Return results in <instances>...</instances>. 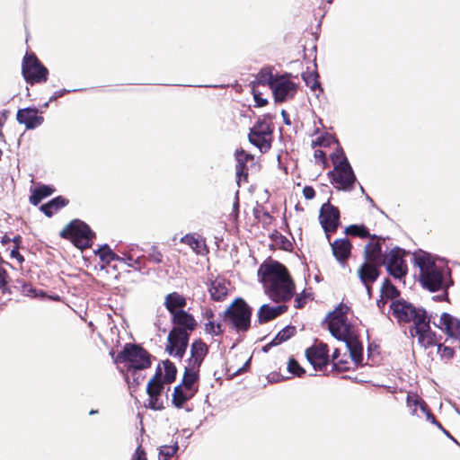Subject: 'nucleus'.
<instances>
[{
	"label": "nucleus",
	"mask_w": 460,
	"mask_h": 460,
	"mask_svg": "<svg viewBox=\"0 0 460 460\" xmlns=\"http://www.w3.org/2000/svg\"><path fill=\"white\" fill-rule=\"evenodd\" d=\"M258 276L265 293L275 302H285L293 296L295 284L285 266L278 261H269L260 266Z\"/></svg>",
	"instance_id": "f257e3e1"
},
{
	"label": "nucleus",
	"mask_w": 460,
	"mask_h": 460,
	"mask_svg": "<svg viewBox=\"0 0 460 460\" xmlns=\"http://www.w3.org/2000/svg\"><path fill=\"white\" fill-rule=\"evenodd\" d=\"M412 256L414 265L420 269V281L424 288L432 292L447 288L443 271L436 266L429 253L420 251Z\"/></svg>",
	"instance_id": "f03ea898"
},
{
	"label": "nucleus",
	"mask_w": 460,
	"mask_h": 460,
	"mask_svg": "<svg viewBox=\"0 0 460 460\" xmlns=\"http://www.w3.org/2000/svg\"><path fill=\"white\" fill-rule=\"evenodd\" d=\"M331 159L333 164V170L330 172L332 183L338 190H351L354 187L356 177L343 151L337 147L331 154Z\"/></svg>",
	"instance_id": "7ed1b4c3"
},
{
	"label": "nucleus",
	"mask_w": 460,
	"mask_h": 460,
	"mask_svg": "<svg viewBox=\"0 0 460 460\" xmlns=\"http://www.w3.org/2000/svg\"><path fill=\"white\" fill-rule=\"evenodd\" d=\"M349 310L348 305L341 304L327 316L330 332L340 341H346L349 337H353L352 326L347 318Z\"/></svg>",
	"instance_id": "20e7f679"
},
{
	"label": "nucleus",
	"mask_w": 460,
	"mask_h": 460,
	"mask_svg": "<svg viewBox=\"0 0 460 460\" xmlns=\"http://www.w3.org/2000/svg\"><path fill=\"white\" fill-rule=\"evenodd\" d=\"M116 361L122 364L123 369H146L150 367L149 354L137 345L127 344L122 352L117 356Z\"/></svg>",
	"instance_id": "39448f33"
},
{
	"label": "nucleus",
	"mask_w": 460,
	"mask_h": 460,
	"mask_svg": "<svg viewBox=\"0 0 460 460\" xmlns=\"http://www.w3.org/2000/svg\"><path fill=\"white\" fill-rule=\"evenodd\" d=\"M225 319L237 332H246L251 323L250 307L243 299H235L225 312Z\"/></svg>",
	"instance_id": "423d86ee"
},
{
	"label": "nucleus",
	"mask_w": 460,
	"mask_h": 460,
	"mask_svg": "<svg viewBox=\"0 0 460 460\" xmlns=\"http://www.w3.org/2000/svg\"><path fill=\"white\" fill-rule=\"evenodd\" d=\"M22 74L28 84H40L47 81L49 69L34 53H26L22 59Z\"/></svg>",
	"instance_id": "0eeeda50"
},
{
	"label": "nucleus",
	"mask_w": 460,
	"mask_h": 460,
	"mask_svg": "<svg viewBox=\"0 0 460 460\" xmlns=\"http://www.w3.org/2000/svg\"><path fill=\"white\" fill-rule=\"evenodd\" d=\"M61 235L69 239L80 249L89 247L93 238V233L89 226L80 220L72 221L62 230Z\"/></svg>",
	"instance_id": "6e6552de"
},
{
	"label": "nucleus",
	"mask_w": 460,
	"mask_h": 460,
	"mask_svg": "<svg viewBox=\"0 0 460 460\" xmlns=\"http://www.w3.org/2000/svg\"><path fill=\"white\" fill-rule=\"evenodd\" d=\"M272 139V129L269 120L264 118L258 121L251 129L249 134L250 142L257 146L261 152L265 153L270 150Z\"/></svg>",
	"instance_id": "1a4fd4ad"
},
{
	"label": "nucleus",
	"mask_w": 460,
	"mask_h": 460,
	"mask_svg": "<svg viewBox=\"0 0 460 460\" xmlns=\"http://www.w3.org/2000/svg\"><path fill=\"white\" fill-rule=\"evenodd\" d=\"M146 393L148 395V408L155 411H161L164 409V385L162 378V371L160 368L156 374L148 381Z\"/></svg>",
	"instance_id": "9d476101"
},
{
	"label": "nucleus",
	"mask_w": 460,
	"mask_h": 460,
	"mask_svg": "<svg viewBox=\"0 0 460 460\" xmlns=\"http://www.w3.org/2000/svg\"><path fill=\"white\" fill-rule=\"evenodd\" d=\"M390 307L393 315L398 322H413L414 325L418 320L424 319L427 315L424 310L416 308L411 304L403 300L394 301Z\"/></svg>",
	"instance_id": "9b49d317"
},
{
	"label": "nucleus",
	"mask_w": 460,
	"mask_h": 460,
	"mask_svg": "<svg viewBox=\"0 0 460 460\" xmlns=\"http://www.w3.org/2000/svg\"><path fill=\"white\" fill-rule=\"evenodd\" d=\"M291 76L290 73H285L277 76L271 84L270 89L276 102H283L293 98L296 93L297 85L290 81Z\"/></svg>",
	"instance_id": "f8f14e48"
},
{
	"label": "nucleus",
	"mask_w": 460,
	"mask_h": 460,
	"mask_svg": "<svg viewBox=\"0 0 460 460\" xmlns=\"http://www.w3.org/2000/svg\"><path fill=\"white\" fill-rule=\"evenodd\" d=\"M405 252L400 248L392 249L384 259L387 271L395 279H402L407 274V265L403 260Z\"/></svg>",
	"instance_id": "ddd939ff"
},
{
	"label": "nucleus",
	"mask_w": 460,
	"mask_h": 460,
	"mask_svg": "<svg viewBox=\"0 0 460 460\" xmlns=\"http://www.w3.org/2000/svg\"><path fill=\"white\" fill-rule=\"evenodd\" d=\"M189 333L181 328H173L168 334L166 351L174 357L181 358L188 346Z\"/></svg>",
	"instance_id": "4468645a"
},
{
	"label": "nucleus",
	"mask_w": 460,
	"mask_h": 460,
	"mask_svg": "<svg viewBox=\"0 0 460 460\" xmlns=\"http://www.w3.org/2000/svg\"><path fill=\"white\" fill-rule=\"evenodd\" d=\"M406 404L411 416L417 418L425 416L428 421H430L431 423L437 425L439 429H443L440 423L437 422L435 417L430 413L426 402L418 394H409L407 395Z\"/></svg>",
	"instance_id": "2eb2a0df"
},
{
	"label": "nucleus",
	"mask_w": 460,
	"mask_h": 460,
	"mask_svg": "<svg viewBox=\"0 0 460 460\" xmlns=\"http://www.w3.org/2000/svg\"><path fill=\"white\" fill-rule=\"evenodd\" d=\"M305 356L315 371H323L329 364L326 344H318L305 350Z\"/></svg>",
	"instance_id": "dca6fc26"
},
{
	"label": "nucleus",
	"mask_w": 460,
	"mask_h": 460,
	"mask_svg": "<svg viewBox=\"0 0 460 460\" xmlns=\"http://www.w3.org/2000/svg\"><path fill=\"white\" fill-rule=\"evenodd\" d=\"M429 322L430 318L426 315L424 319L418 320L413 328V335L417 336L419 344L425 349L437 346L436 335L430 330Z\"/></svg>",
	"instance_id": "f3484780"
},
{
	"label": "nucleus",
	"mask_w": 460,
	"mask_h": 460,
	"mask_svg": "<svg viewBox=\"0 0 460 460\" xmlns=\"http://www.w3.org/2000/svg\"><path fill=\"white\" fill-rule=\"evenodd\" d=\"M339 221L340 212L338 208L330 203L323 204L320 211V222L325 232H334L339 226Z\"/></svg>",
	"instance_id": "a211bd4d"
},
{
	"label": "nucleus",
	"mask_w": 460,
	"mask_h": 460,
	"mask_svg": "<svg viewBox=\"0 0 460 460\" xmlns=\"http://www.w3.org/2000/svg\"><path fill=\"white\" fill-rule=\"evenodd\" d=\"M433 324L450 337L460 338V319H456L449 314L443 313L438 319L433 317Z\"/></svg>",
	"instance_id": "6ab92c4d"
},
{
	"label": "nucleus",
	"mask_w": 460,
	"mask_h": 460,
	"mask_svg": "<svg viewBox=\"0 0 460 460\" xmlns=\"http://www.w3.org/2000/svg\"><path fill=\"white\" fill-rule=\"evenodd\" d=\"M229 291V283L222 277H217L210 281L208 292L215 301H221L226 298Z\"/></svg>",
	"instance_id": "aec40b11"
},
{
	"label": "nucleus",
	"mask_w": 460,
	"mask_h": 460,
	"mask_svg": "<svg viewBox=\"0 0 460 460\" xmlns=\"http://www.w3.org/2000/svg\"><path fill=\"white\" fill-rule=\"evenodd\" d=\"M235 158H236V176L238 179V182L243 180H246L249 167L247 165L248 163L253 164V156L244 153L243 149H237L235 151Z\"/></svg>",
	"instance_id": "412c9836"
},
{
	"label": "nucleus",
	"mask_w": 460,
	"mask_h": 460,
	"mask_svg": "<svg viewBox=\"0 0 460 460\" xmlns=\"http://www.w3.org/2000/svg\"><path fill=\"white\" fill-rule=\"evenodd\" d=\"M172 315V322L176 325L175 328H181V330L192 332L197 325V322L194 317L185 310H178Z\"/></svg>",
	"instance_id": "4be33fe9"
},
{
	"label": "nucleus",
	"mask_w": 460,
	"mask_h": 460,
	"mask_svg": "<svg viewBox=\"0 0 460 460\" xmlns=\"http://www.w3.org/2000/svg\"><path fill=\"white\" fill-rule=\"evenodd\" d=\"M375 262H366L358 270L361 281L369 291V284L373 283L378 277V270Z\"/></svg>",
	"instance_id": "5701e85b"
},
{
	"label": "nucleus",
	"mask_w": 460,
	"mask_h": 460,
	"mask_svg": "<svg viewBox=\"0 0 460 460\" xmlns=\"http://www.w3.org/2000/svg\"><path fill=\"white\" fill-rule=\"evenodd\" d=\"M208 352L207 345L201 341H195L190 349V358L188 365L199 367Z\"/></svg>",
	"instance_id": "b1692460"
},
{
	"label": "nucleus",
	"mask_w": 460,
	"mask_h": 460,
	"mask_svg": "<svg viewBox=\"0 0 460 460\" xmlns=\"http://www.w3.org/2000/svg\"><path fill=\"white\" fill-rule=\"evenodd\" d=\"M287 310L286 305L270 306L269 305H262L258 310V319L260 323H267L280 315Z\"/></svg>",
	"instance_id": "393cba45"
},
{
	"label": "nucleus",
	"mask_w": 460,
	"mask_h": 460,
	"mask_svg": "<svg viewBox=\"0 0 460 460\" xmlns=\"http://www.w3.org/2000/svg\"><path fill=\"white\" fill-rule=\"evenodd\" d=\"M273 67L270 66H267L262 67L258 74L255 75V80L251 82L252 88L254 89L256 85H266L268 84L270 88L271 84L275 82V79L278 75H273L272 74Z\"/></svg>",
	"instance_id": "a878e982"
},
{
	"label": "nucleus",
	"mask_w": 460,
	"mask_h": 460,
	"mask_svg": "<svg viewBox=\"0 0 460 460\" xmlns=\"http://www.w3.org/2000/svg\"><path fill=\"white\" fill-rule=\"evenodd\" d=\"M164 305L166 309L173 314L178 310H183L186 305V299L179 293L173 292L165 296Z\"/></svg>",
	"instance_id": "bb28decb"
},
{
	"label": "nucleus",
	"mask_w": 460,
	"mask_h": 460,
	"mask_svg": "<svg viewBox=\"0 0 460 460\" xmlns=\"http://www.w3.org/2000/svg\"><path fill=\"white\" fill-rule=\"evenodd\" d=\"M197 389L187 388L182 385H179L174 388L172 394V402L178 408L181 407L184 402L190 399Z\"/></svg>",
	"instance_id": "cd10ccee"
},
{
	"label": "nucleus",
	"mask_w": 460,
	"mask_h": 460,
	"mask_svg": "<svg viewBox=\"0 0 460 460\" xmlns=\"http://www.w3.org/2000/svg\"><path fill=\"white\" fill-rule=\"evenodd\" d=\"M332 248L333 255L337 258L338 261H342L349 256L351 244L349 240L341 239L332 243Z\"/></svg>",
	"instance_id": "c85d7f7f"
},
{
	"label": "nucleus",
	"mask_w": 460,
	"mask_h": 460,
	"mask_svg": "<svg viewBox=\"0 0 460 460\" xmlns=\"http://www.w3.org/2000/svg\"><path fill=\"white\" fill-rule=\"evenodd\" d=\"M347 350L349 352L350 358L356 364H359L362 361V346L352 337H349L346 341H342Z\"/></svg>",
	"instance_id": "c756f323"
},
{
	"label": "nucleus",
	"mask_w": 460,
	"mask_h": 460,
	"mask_svg": "<svg viewBox=\"0 0 460 460\" xmlns=\"http://www.w3.org/2000/svg\"><path fill=\"white\" fill-rule=\"evenodd\" d=\"M55 189L48 185H40L35 188L30 197V201L33 205H38L43 199L50 196Z\"/></svg>",
	"instance_id": "7c9ffc66"
},
{
	"label": "nucleus",
	"mask_w": 460,
	"mask_h": 460,
	"mask_svg": "<svg viewBox=\"0 0 460 460\" xmlns=\"http://www.w3.org/2000/svg\"><path fill=\"white\" fill-rule=\"evenodd\" d=\"M67 204V200L62 197H57L51 199L47 204L40 207V210L48 217H51L61 208H64Z\"/></svg>",
	"instance_id": "2f4dec72"
},
{
	"label": "nucleus",
	"mask_w": 460,
	"mask_h": 460,
	"mask_svg": "<svg viewBox=\"0 0 460 460\" xmlns=\"http://www.w3.org/2000/svg\"><path fill=\"white\" fill-rule=\"evenodd\" d=\"M301 77L303 81L305 82V85L310 87L313 91L320 90V92H323V88L321 87V84L319 81V74L314 69V71H305L302 72Z\"/></svg>",
	"instance_id": "473e14b6"
},
{
	"label": "nucleus",
	"mask_w": 460,
	"mask_h": 460,
	"mask_svg": "<svg viewBox=\"0 0 460 460\" xmlns=\"http://www.w3.org/2000/svg\"><path fill=\"white\" fill-rule=\"evenodd\" d=\"M199 367H194V366L188 365L185 368V373L181 385L187 388L196 389L194 387V384L199 376Z\"/></svg>",
	"instance_id": "72a5a7b5"
},
{
	"label": "nucleus",
	"mask_w": 460,
	"mask_h": 460,
	"mask_svg": "<svg viewBox=\"0 0 460 460\" xmlns=\"http://www.w3.org/2000/svg\"><path fill=\"white\" fill-rule=\"evenodd\" d=\"M181 242L189 245L197 253H200L205 248L204 242L196 234H186L181 237Z\"/></svg>",
	"instance_id": "f704fd0d"
},
{
	"label": "nucleus",
	"mask_w": 460,
	"mask_h": 460,
	"mask_svg": "<svg viewBox=\"0 0 460 460\" xmlns=\"http://www.w3.org/2000/svg\"><path fill=\"white\" fill-rule=\"evenodd\" d=\"M203 324L205 332L208 335L220 336L224 332L223 324L217 319L207 321Z\"/></svg>",
	"instance_id": "c9c22d12"
},
{
	"label": "nucleus",
	"mask_w": 460,
	"mask_h": 460,
	"mask_svg": "<svg viewBox=\"0 0 460 460\" xmlns=\"http://www.w3.org/2000/svg\"><path fill=\"white\" fill-rule=\"evenodd\" d=\"M365 252L368 262H380L381 245L379 243H369L366 246Z\"/></svg>",
	"instance_id": "e433bc0d"
},
{
	"label": "nucleus",
	"mask_w": 460,
	"mask_h": 460,
	"mask_svg": "<svg viewBox=\"0 0 460 460\" xmlns=\"http://www.w3.org/2000/svg\"><path fill=\"white\" fill-rule=\"evenodd\" d=\"M144 369H134L133 371H129V369H122L124 372V376L126 381L129 385H138L145 378V376L142 374Z\"/></svg>",
	"instance_id": "4c0bfd02"
},
{
	"label": "nucleus",
	"mask_w": 460,
	"mask_h": 460,
	"mask_svg": "<svg viewBox=\"0 0 460 460\" xmlns=\"http://www.w3.org/2000/svg\"><path fill=\"white\" fill-rule=\"evenodd\" d=\"M437 354L444 362H448L455 355V349L447 344H437Z\"/></svg>",
	"instance_id": "58836bf2"
},
{
	"label": "nucleus",
	"mask_w": 460,
	"mask_h": 460,
	"mask_svg": "<svg viewBox=\"0 0 460 460\" xmlns=\"http://www.w3.org/2000/svg\"><path fill=\"white\" fill-rule=\"evenodd\" d=\"M295 330L296 329L293 326L285 327L276 335V337L272 340L270 344L273 346L279 345L280 343L293 336L295 333Z\"/></svg>",
	"instance_id": "ea45409f"
},
{
	"label": "nucleus",
	"mask_w": 460,
	"mask_h": 460,
	"mask_svg": "<svg viewBox=\"0 0 460 460\" xmlns=\"http://www.w3.org/2000/svg\"><path fill=\"white\" fill-rule=\"evenodd\" d=\"M19 124L25 125L27 129H33L43 122V117H16Z\"/></svg>",
	"instance_id": "a19ab883"
},
{
	"label": "nucleus",
	"mask_w": 460,
	"mask_h": 460,
	"mask_svg": "<svg viewBox=\"0 0 460 460\" xmlns=\"http://www.w3.org/2000/svg\"><path fill=\"white\" fill-rule=\"evenodd\" d=\"M164 369V382L166 383H172L174 381L176 377V367L173 363H172L169 360H165L163 362Z\"/></svg>",
	"instance_id": "79ce46f5"
},
{
	"label": "nucleus",
	"mask_w": 460,
	"mask_h": 460,
	"mask_svg": "<svg viewBox=\"0 0 460 460\" xmlns=\"http://www.w3.org/2000/svg\"><path fill=\"white\" fill-rule=\"evenodd\" d=\"M346 233L353 236L362 238L370 236L368 230L364 226L351 225L346 228Z\"/></svg>",
	"instance_id": "37998d69"
},
{
	"label": "nucleus",
	"mask_w": 460,
	"mask_h": 460,
	"mask_svg": "<svg viewBox=\"0 0 460 460\" xmlns=\"http://www.w3.org/2000/svg\"><path fill=\"white\" fill-rule=\"evenodd\" d=\"M382 296L394 299L399 296V291L396 289V288L392 285L388 280H385L382 289Z\"/></svg>",
	"instance_id": "c03bdc74"
},
{
	"label": "nucleus",
	"mask_w": 460,
	"mask_h": 460,
	"mask_svg": "<svg viewBox=\"0 0 460 460\" xmlns=\"http://www.w3.org/2000/svg\"><path fill=\"white\" fill-rule=\"evenodd\" d=\"M178 446H163L159 449L158 460H169L177 451Z\"/></svg>",
	"instance_id": "a18cd8bd"
},
{
	"label": "nucleus",
	"mask_w": 460,
	"mask_h": 460,
	"mask_svg": "<svg viewBox=\"0 0 460 460\" xmlns=\"http://www.w3.org/2000/svg\"><path fill=\"white\" fill-rule=\"evenodd\" d=\"M313 142L315 146H329L332 144L337 145L336 139L330 134L317 137Z\"/></svg>",
	"instance_id": "49530a36"
},
{
	"label": "nucleus",
	"mask_w": 460,
	"mask_h": 460,
	"mask_svg": "<svg viewBox=\"0 0 460 460\" xmlns=\"http://www.w3.org/2000/svg\"><path fill=\"white\" fill-rule=\"evenodd\" d=\"M288 370L297 376H301L305 373L304 368L294 358L288 360Z\"/></svg>",
	"instance_id": "de8ad7c7"
},
{
	"label": "nucleus",
	"mask_w": 460,
	"mask_h": 460,
	"mask_svg": "<svg viewBox=\"0 0 460 460\" xmlns=\"http://www.w3.org/2000/svg\"><path fill=\"white\" fill-rule=\"evenodd\" d=\"M22 293L25 296H32V297H38V296L43 297L45 296V294L42 291L38 292L31 286L27 285V284L22 286Z\"/></svg>",
	"instance_id": "09e8293b"
},
{
	"label": "nucleus",
	"mask_w": 460,
	"mask_h": 460,
	"mask_svg": "<svg viewBox=\"0 0 460 460\" xmlns=\"http://www.w3.org/2000/svg\"><path fill=\"white\" fill-rule=\"evenodd\" d=\"M97 253L100 255V258L106 262L116 259V255L107 246L100 249Z\"/></svg>",
	"instance_id": "8fccbe9b"
},
{
	"label": "nucleus",
	"mask_w": 460,
	"mask_h": 460,
	"mask_svg": "<svg viewBox=\"0 0 460 460\" xmlns=\"http://www.w3.org/2000/svg\"><path fill=\"white\" fill-rule=\"evenodd\" d=\"M39 112L42 113L43 111H40L36 107H27V108H23V109H19L16 111L15 115H17V116L24 115V113H26V115H38Z\"/></svg>",
	"instance_id": "3c124183"
},
{
	"label": "nucleus",
	"mask_w": 460,
	"mask_h": 460,
	"mask_svg": "<svg viewBox=\"0 0 460 460\" xmlns=\"http://www.w3.org/2000/svg\"><path fill=\"white\" fill-rule=\"evenodd\" d=\"M149 260L155 262L160 263L162 262L163 255L162 253L157 250L156 247H152L151 252H149Z\"/></svg>",
	"instance_id": "603ef678"
},
{
	"label": "nucleus",
	"mask_w": 460,
	"mask_h": 460,
	"mask_svg": "<svg viewBox=\"0 0 460 460\" xmlns=\"http://www.w3.org/2000/svg\"><path fill=\"white\" fill-rule=\"evenodd\" d=\"M314 158L316 162L321 165H325L326 164V154L321 149H316L314 151Z\"/></svg>",
	"instance_id": "864d4df0"
},
{
	"label": "nucleus",
	"mask_w": 460,
	"mask_h": 460,
	"mask_svg": "<svg viewBox=\"0 0 460 460\" xmlns=\"http://www.w3.org/2000/svg\"><path fill=\"white\" fill-rule=\"evenodd\" d=\"M253 99L255 102V107H263L268 103L267 99L262 98L260 93H255L253 90Z\"/></svg>",
	"instance_id": "5fc2aeb1"
},
{
	"label": "nucleus",
	"mask_w": 460,
	"mask_h": 460,
	"mask_svg": "<svg viewBox=\"0 0 460 460\" xmlns=\"http://www.w3.org/2000/svg\"><path fill=\"white\" fill-rule=\"evenodd\" d=\"M131 460H146V456L145 450L138 446L136 449L134 455L132 456Z\"/></svg>",
	"instance_id": "6e6d98bb"
},
{
	"label": "nucleus",
	"mask_w": 460,
	"mask_h": 460,
	"mask_svg": "<svg viewBox=\"0 0 460 460\" xmlns=\"http://www.w3.org/2000/svg\"><path fill=\"white\" fill-rule=\"evenodd\" d=\"M69 92H70V90H66V89H61V90L56 91L53 93V95L49 98V101L43 104V107H47L49 105V102H53V101L57 100L58 98L62 97L66 93H69Z\"/></svg>",
	"instance_id": "4d7b16f0"
},
{
	"label": "nucleus",
	"mask_w": 460,
	"mask_h": 460,
	"mask_svg": "<svg viewBox=\"0 0 460 460\" xmlns=\"http://www.w3.org/2000/svg\"><path fill=\"white\" fill-rule=\"evenodd\" d=\"M216 319L214 312L210 308L205 309V311L202 314V322L205 323L209 320Z\"/></svg>",
	"instance_id": "13d9d810"
},
{
	"label": "nucleus",
	"mask_w": 460,
	"mask_h": 460,
	"mask_svg": "<svg viewBox=\"0 0 460 460\" xmlns=\"http://www.w3.org/2000/svg\"><path fill=\"white\" fill-rule=\"evenodd\" d=\"M303 194L306 199H312L315 195V191L312 187L306 186L303 190Z\"/></svg>",
	"instance_id": "bf43d9fd"
},
{
	"label": "nucleus",
	"mask_w": 460,
	"mask_h": 460,
	"mask_svg": "<svg viewBox=\"0 0 460 460\" xmlns=\"http://www.w3.org/2000/svg\"><path fill=\"white\" fill-rule=\"evenodd\" d=\"M11 257L13 259H15L18 261L19 263H22L23 261V257L20 254V252H18V246H15L12 251H11Z\"/></svg>",
	"instance_id": "052dcab7"
},
{
	"label": "nucleus",
	"mask_w": 460,
	"mask_h": 460,
	"mask_svg": "<svg viewBox=\"0 0 460 460\" xmlns=\"http://www.w3.org/2000/svg\"><path fill=\"white\" fill-rule=\"evenodd\" d=\"M6 273L4 270L0 269V288H4L6 284Z\"/></svg>",
	"instance_id": "680f3d73"
},
{
	"label": "nucleus",
	"mask_w": 460,
	"mask_h": 460,
	"mask_svg": "<svg viewBox=\"0 0 460 460\" xmlns=\"http://www.w3.org/2000/svg\"><path fill=\"white\" fill-rule=\"evenodd\" d=\"M251 358L247 359V361L244 363L243 367L239 368L234 374H241L244 372L250 366Z\"/></svg>",
	"instance_id": "e2e57ef3"
},
{
	"label": "nucleus",
	"mask_w": 460,
	"mask_h": 460,
	"mask_svg": "<svg viewBox=\"0 0 460 460\" xmlns=\"http://www.w3.org/2000/svg\"><path fill=\"white\" fill-rule=\"evenodd\" d=\"M338 356H339V349H336L332 354V360L335 361L337 360L338 358ZM334 365H336V362L333 363Z\"/></svg>",
	"instance_id": "0e129e2a"
},
{
	"label": "nucleus",
	"mask_w": 460,
	"mask_h": 460,
	"mask_svg": "<svg viewBox=\"0 0 460 460\" xmlns=\"http://www.w3.org/2000/svg\"><path fill=\"white\" fill-rule=\"evenodd\" d=\"M295 306L296 307H301L302 306L301 298H298V297L296 298V300H295Z\"/></svg>",
	"instance_id": "69168bd1"
},
{
	"label": "nucleus",
	"mask_w": 460,
	"mask_h": 460,
	"mask_svg": "<svg viewBox=\"0 0 460 460\" xmlns=\"http://www.w3.org/2000/svg\"><path fill=\"white\" fill-rule=\"evenodd\" d=\"M20 241H21V237L20 236H16V237L13 238V242L15 243H19Z\"/></svg>",
	"instance_id": "338daca9"
},
{
	"label": "nucleus",
	"mask_w": 460,
	"mask_h": 460,
	"mask_svg": "<svg viewBox=\"0 0 460 460\" xmlns=\"http://www.w3.org/2000/svg\"><path fill=\"white\" fill-rule=\"evenodd\" d=\"M8 241H9V238H8L6 235H4V236L3 237V239H2V242H3V243H6V242H8Z\"/></svg>",
	"instance_id": "774afa93"
}]
</instances>
